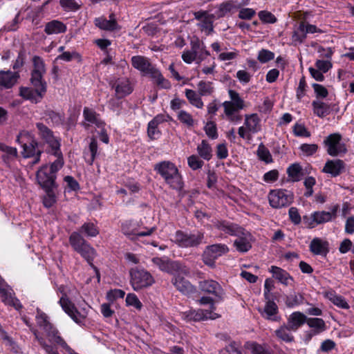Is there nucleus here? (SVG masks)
<instances>
[{
    "label": "nucleus",
    "instance_id": "nucleus-1",
    "mask_svg": "<svg viewBox=\"0 0 354 354\" xmlns=\"http://www.w3.org/2000/svg\"><path fill=\"white\" fill-rule=\"evenodd\" d=\"M46 73L45 65L39 57L33 58V69L31 74V83L35 89L23 87L20 89V95L26 100L32 102H38L46 91V84L43 81V75Z\"/></svg>",
    "mask_w": 354,
    "mask_h": 354
},
{
    "label": "nucleus",
    "instance_id": "nucleus-2",
    "mask_svg": "<svg viewBox=\"0 0 354 354\" xmlns=\"http://www.w3.org/2000/svg\"><path fill=\"white\" fill-rule=\"evenodd\" d=\"M154 169L172 189H181L183 188L182 176L177 167L173 162L166 160L162 161L155 165Z\"/></svg>",
    "mask_w": 354,
    "mask_h": 354
},
{
    "label": "nucleus",
    "instance_id": "nucleus-3",
    "mask_svg": "<svg viewBox=\"0 0 354 354\" xmlns=\"http://www.w3.org/2000/svg\"><path fill=\"white\" fill-rule=\"evenodd\" d=\"M228 94L230 100L225 101L222 104L225 117L228 121L236 124L242 120L239 111L245 108V102L239 93L234 90L230 89Z\"/></svg>",
    "mask_w": 354,
    "mask_h": 354
},
{
    "label": "nucleus",
    "instance_id": "nucleus-4",
    "mask_svg": "<svg viewBox=\"0 0 354 354\" xmlns=\"http://www.w3.org/2000/svg\"><path fill=\"white\" fill-rule=\"evenodd\" d=\"M16 141L23 147L22 155L24 158L34 157L35 155H41V150L38 147V143L32 139L31 134L26 131L19 133Z\"/></svg>",
    "mask_w": 354,
    "mask_h": 354
},
{
    "label": "nucleus",
    "instance_id": "nucleus-5",
    "mask_svg": "<svg viewBox=\"0 0 354 354\" xmlns=\"http://www.w3.org/2000/svg\"><path fill=\"white\" fill-rule=\"evenodd\" d=\"M155 227H142L139 222L136 221H127L122 224V233L131 240H136L138 237L149 236L155 230Z\"/></svg>",
    "mask_w": 354,
    "mask_h": 354
},
{
    "label": "nucleus",
    "instance_id": "nucleus-6",
    "mask_svg": "<svg viewBox=\"0 0 354 354\" xmlns=\"http://www.w3.org/2000/svg\"><path fill=\"white\" fill-rule=\"evenodd\" d=\"M204 234L201 232L187 233L182 231L176 232L173 241L182 248L196 247L203 243Z\"/></svg>",
    "mask_w": 354,
    "mask_h": 354
},
{
    "label": "nucleus",
    "instance_id": "nucleus-7",
    "mask_svg": "<svg viewBox=\"0 0 354 354\" xmlns=\"http://www.w3.org/2000/svg\"><path fill=\"white\" fill-rule=\"evenodd\" d=\"M58 292L62 294V297L59 300V304H60L63 310L76 323L80 324L83 322L84 319V316L80 315V313L77 310L74 304L68 299L67 297V288L64 286H60L58 288Z\"/></svg>",
    "mask_w": 354,
    "mask_h": 354
},
{
    "label": "nucleus",
    "instance_id": "nucleus-8",
    "mask_svg": "<svg viewBox=\"0 0 354 354\" xmlns=\"http://www.w3.org/2000/svg\"><path fill=\"white\" fill-rule=\"evenodd\" d=\"M130 282L134 290L151 286L154 279L151 274L143 269H131L130 270Z\"/></svg>",
    "mask_w": 354,
    "mask_h": 354
},
{
    "label": "nucleus",
    "instance_id": "nucleus-9",
    "mask_svg": "<svg viewBox=\"0 0 354 354\" xmlns=\"http://www.w3.org/2000/svg\"><path fill=\"white\" fill-rule=\"evenodd\" d=\"M293 199L292 194L286 189H275L270 192L268 201L270 206L275 209L289 205Z\"/></svg>",
    "mask_w": 354,
    "mask_h": 354
},
{
    "label": "nucleus",
    "instance_id": "nucleus-10",
    "mask_svg": "<svg viewBox=\"0 0 354 354\" xmlns=\"http://www.w3.org/2000/svg\"><path fill=\"white\" fill-rule=\"evenodd\" d=\"M37 325L42 329L50 342L56 343L57 337H60L58 330L50 322L48 317L37 309L35 317Z\"/></svg>",
    "mask_w": 354,
    "mask_h": 354
},
{
    "label": "nucleus",
    "instance_id": "nucleus-11",
    "mask_svg": "<svg viewBox=\"0 0 354 354\" xmlns=\"http://www.w3.org/2000/svg\"><path fill=\"white\" fill-rule=\"evenodd\" d=\"M323 31L316 26L310 24L305 20L299 23L298 27L292 35V41L295 44H301L306 39L308 34L322 33Z\"/></svg>",
    "mask_w": 354,
    "mask_h": 354
},
{
    "label": "nucleus",
    "instance_id": "nucleus-12",
    "mask_svg": "<svg viewBox=\"0 0 354 354\" xmlns=\"http://www.w3.org/2000/svg\"><path fill=\"white\" fill-rule=\"evenodd\" d=\"M198 286L201 292L213 295L216 301L224 299L225 292L216 281L210 279H204L199 282Z\"/></svg>",
    "mask_w": 354,
    "mask_h": 354
},
{
    "label": "nucleus",
    "instance_id": "nucleus-13",
    "mask_svg": "<svg viewBox=\"0 0 354 354\" xmlns=\"http://www.w3.org/2000/svg\"><path fill=\"white\" fill-rule=\"evenodd\" d=\"M324 143L327 148L328 153L331 156L345 153L347 151L345 144L342 142V136L339 133L330 134L325 138Z\"/></svg>",
    "mask_w": 354,
    "mask_h": 354
},
{
    "label": "nucleus",
    "instance_id": "nucleus-14",
    "mask_svg": "<svg viewBox=\"0 0 354 354\" xmlns=\"http://www.w3.org/2000/svg\"><path fill=\"white\" fill-rule=\"evenodd\" d=\"M151 262L153 266L158 268L161 271L171 274H176L183 272V267L179 263L171 261L166 257H153L151 259Z\"/></svg>",
    "mask_w": 354,
    "mask_h": 354
},
{
    "label": "nucleus",
    "instance_id": "nucleus-15",
    "mask_svg": "<svg viewBox=\"0 0 354 354\" xmlns=\"http://www.w3.org/2000/svg\"><path fill=\"white\" fill-rule=\"evenodd\" d=\"M227 251L228 248L224 244H214L208 246L206 248L203 256V262L206 265L213 267L215 260L227 252Z\"/></svg>",
    "mask_w": 354,
    "mask_h": 354
},
{
    "label": "nucleus",
    "instance_id": "nucleus-16",
    "mask_svg": "<svg viewBox=\"0 0 354 354\" xmlns=\"http://www.w3.org/2000/svg\"><path fill=\"white\" fill-rule=\"evenodd\" d=\"M194 17L198 21L197 26L205 32L207 35L211 34L214 30L213 22L215 17L207 11L200 10L194 13Z\"/></svg>",
    "mask_w": 354,
    "mask_h": 354
},
{
    "label": "nucleus",
    "instance_id": "nucleus-17",
    "mask_svg": "<svg viewBox=\"0 0 354 354\" xmlns=\"http://www.w3.org/2000/svg\"><path fill=\"white\" fill-rule=\"evenodd\" d=\"M37 180L43 188L57 187L55 183L56 174L49 171L47 165H43L37 172Z\"/></svg>",
    "mask_w": 354,
    "mask_h": 354
},
{
    "label": "nucleus",
    "instance_id": "nucleus-18",
    "mask_svg": "<svg viewBox=\"0 0 354 354\" xmlns=\"http://www.w3.org/2000/svg\"><path fill=\"white\" fill-rule=\"evenodd\" d=\"M219 316L217 313L208 310H189L183 313V317L187 322H200L207 319H215Z\"/></svg>",
    "mask_w": 354,
    "mask_h": 354
},
{
    "label": "nucleus",
    "instance_id": "nucleus-19",
    "mask_svg": "<svg viewBox=\"0 0 354 354\" xmlns=\"http://www.w3.org/2000/svg\"><path fill=\"white\" fill-rule=\"evenodd\" d=\"M0 297L2 301L8 306H13L16 309L21 308L19 299L14 297L13 290L10 287L4 283L3 279L0 277Z\"/></svg>",
    "mask_w": 354,
    "mask_h": 354
},
{
    "label": "nucleus",
    "instance_id": "nucleus-20",
    "mask_svg": "<svg viewBox=\"0 0 354 354\" xmlns=\"http://www.w3.org/2000/svg\"><path fill=\"white\" fill-rule=\"evenodd\" d=\"M36 127L41 138L48 145L50 151L60 148V140L53 135L49 128L40 122L37 123Z\"/></svg>",
    "mask_w": 354,
    "mask_h": 354
},
{
    "label": "nucleus",
    "instance_id": "nucleus-21",
    "mask_svg": "<svg viewBox=\"0 0 354 354\" xmlns=\"http://www.w3.org/2000/svg\"><path fill=\"white\" fill-rule=\"evenodd\" d=\"M83 117L84 121L82 122V126L87 130L91 127H94L95 129H97L98 127H102L104 124H105V122L102 120L100 114L88 107L84 108Z\"/></svg>",
    "mask_w": 354,
    "mask_h": 354
},
{
    "label": "nucleus",
    "instance_id": "nucleus-22",
    "mask_svg": "<svg viewBox=\"0 0 354 354\" xmlns=\"http://www.w3.org/2000/svg\"><path fill=\"white\" fill-rule=\"evenodd\" d=\"M112 88L115 90L117 98H122L133 91L129 80L126 77L118 78L110 83Z\"/></svg>",
    "mask_w": 354,
    "mask_h": 354
},
{
    "label": "nucleus",
    "instance_id": "nucleus-23",
    "mask_svg": "<svg viewBox=\"0 0 354 354\" xmlns=\"http://www.w3.org/2000/svg\"><path fill=\"white\" fill-rule=\"evenodd\" d=\"M235 236L237 238L234 242V245L237 251L246 252L252 248V235L249 232L241 227V232H237Z\"/></svg>",
    "mask_w": 354,
    "mask_h": 354
},
{
    "label": "nucleus",
    "instance_id": "nucleus-24",
    "mask_svg": "<svg viewBox=\"0 0 354 354\" xmlns=\"http://www.w3.org/2000/svg\"><path fill=\"white\" fill-rule=\"evenodd\" d=\"M180 273H187L184 267H183V272H180L176 274L171 280L173 285L176 289L184 295H190L194 293L195 288L190 283V282L186 280L184 277H180Z\"/></svg>",
    "mask_w": 354,
    "mask_h": 354
},
{
    "label": "nucleus",
    "instance_id": "nucleus-25",
    "mask_svg": "<svg viewBox=\"0 0 354 354\" xmlns=\"http://www.w3.org/2000/svg\"><path fill=\"white\" fill-rule=\"evenodd\" d=\"M131 64L135 68L145 75H149L152 73V71L156 68V67L150 63L148 58L140 55L133 56L131 57Z\"/></svg>",
    "mask_w": 354,
    "mask_h": 354
},
{
    "label": "nucleus",
    "instance_id": "nucleus-26",
    "mask_svg": "<svg viewBox=\"0 0 354 354\" xmlns=\"http://www.w3.org/2000/svg\"><path fill=\"white\" fill-rule=\"evenodd\" d=\"M94 24L97 27L103 30L113 31L120 29L113 13L109 15V19H106L104 17L95 18Z\"/></svg>",
    "mask_w": 354,
    "mask_h": 354
},
{
    "label": "nucleus",
    "instance_id": "nucleus-27",
    "mask_svg": "<svg viewBox=\"0 0 354 354\" xmlns=\"http://www.w3.org/2000/svg\"><path fill=\"white\" fill-rule=\"evenodd\" d=\"M337 207H335L331 212H315L310 216L312 222L318 225L327 223L336 217Z\"/></svg>",
    "mask_w": 354,
    "mask_h": 354
},
{
    "label": "nucleus",
    "instance_id": "nucleus-28",
    "mask_svg": "<svg viewBox=\"0 0 354 354\" xmlns=\"http://www.w3.org/2000/svg\"><path fill=\"white\" fill-rule=\"evenodd\" d=\"M310 250L315 255L326 256L328 250V243L319 238H314L309 245Z\"/></svg>",
    "mask_w": 354,
    "mask_h": 354
},
{
    "label": "nucleus",
    "instance_id": "nucleus-29",
    "mask_svg": "<svg viewBox=\"0 0 354 354\" xmlns=\"http://www.w3.org/2000/svg\"><path fill=\"white\" fill-rule=\"evenodd\" d=\"M191 46L196 58L197 63L201 62L210 55L209 52L207 50L205 44L201 41L198 39L192 41Z\"/></svg>",
    "mask_w": 354,
    "mask_h": 354
},
{
    "label": "nucleus",
    "instance_id": "nucleus-30",
    "mask_svg": "<svg viewBox=\"0 0 354 354\" xmlns=\"http://www.w3.org/2000/svg\"><path fill=\"white\" fill-rule=\"evenodd\" d=\"M270 271L277 280L285 286H292L294 283V279L290 274L281 268L272 266Z\"/></svg>",
    "mask_w": 354,
    "mask_h": 354
},
{
    "label": "nucleus",
    "instance_id": "nucleus-31",
    "mask_svg": "<svg viewBox=\"0 0 354 354\" xmlns=\"http://www.w3.org/2000/svg\"><path fill=\"white\" fill-rule=\"evenodd\" d=\"M214 227L225 234L232 236H234L237 232H241V227L226 221H216L214 223Z\"/></svg>",
    "mask_w": 354,
    "mask_h": 354
},
{
    "label": "nucleus",
    "instance_id": "nucleus-32",
    "mask_svg": "<svg viewBox=\"0 0 354 354\" xmlns=\"http://www.w3.org/2000/svg\"><path fill=\"white\" fill-rule=\"evenodd\" d=\"M260 313H261V315L267 319L272 321L279 320V317L277 316L278 306L273 301L268 300L266 303L263 310H260Z\"/></svg>",
    "mask_w": 354,
    "mask_h": 354
},
{
    "label": "nucleus",
    "instance_id": "nucleus-33",
    "mask_svg": "<svg viewBox=\"0 0 354 354\" xmlns=\"http://www.w3.org/2000/svg\"><path fill=\"white\" fill-rule=\"evenodd\" d=\"M18 77L19 75L16 72L1 71L0 86L6 88H10L17 82Z\"/></svg>",
    "mask_w": 354,
    "mask_h": 354
},
{
    "label": "nucleus",
    "instance_id": "nucleus-34",
    "mask_svg": "<svg viewBox=\"0 0 354 354\" xmlns=\"http://www.w3.org/2000/svg\"><path fill=\"white\" fill-rule=\"evenodd\" d=\"M343 167L344 162L340 160H328L326 162L322 171L332 176H337L340 174Z\"/></svg>",
    "mask_w": 354,
    "mask_h": 354
},
{
    "label": "nucleus",
    "instance_id": "nucleus-35",
    "mask_svg": "<svg viewBox=\"0 0 354 354\" xmlns=\"http://www.w3.org/2000/svg\"><path fill=\"white\" fill-rule=\"evenodd\" d=\"M306 316L303 313L300 312H294L290 315L287 325L292 331H296L304 323H306Z\"/></svg>",
    "mask_w": 354,
    "mask_h": 354
},
{
    "label": "nucleus",
    "instance_id": "nucleus-36",
    "mask_svg": "<svg viewBox=\"0 0 354 354\" xmlns=\"http://www.w3.org/2000/svg\"><path fill=\"white\" fill-rule=\"evenodd\" d=\"M260 119L257 113L246 114L244 125L252 133H257L261 130Z\"/></svg>",
    "mask_w": 354,
    "mask_h": 354
},
{
    "label": "nucleus",
    "instance_id": "nucleus-37",
    "mask_svg": "<svg viewBox=\"0 0 354 354\" xmlns=\"http://www.w3.org/2000/svg\"><path fill=\"white\" fill-rule=\"evenodd\" d=\"M57 187L43 188L45 194L42 197V203L45 207L50 208L57 203Z\"/></svg>",
    "mask_w": 354,
    "mask_h": 354
},
{
    "label": "nucleus",
    "instance_id": "nucleus-38",
    "mask_svg": "<svg viewBox=\"0 0 354 354\" xmlns=\"http://www.w3.org/2000/svg\"><path fill=\"white\" fill-rule=\"evenodd\" d=\"M162 122V116L157 115L149 122L147 127V133L148 136L151 139L153 140L160 137V131L158 130V127Z\"/></svg>",
    "mask_w": 354,
    "mask_h": 354
},
{
    "label": "nucleus",
    "instance_id": "nucleus-39",
    "mask_svg": "<svg viewBox=\"0 0 354 354\" xmlns=\"http://www.w3.org/2000/svg\"><path fill=\"white\" fill-rule=\"evenodd\" d=\"M44 31L47 35L63 33L66 31V26L62 21L53 20L46 24Z\"/></svg>",
    "mask_w": 354,
    "mask_h": 354
},
{
    "label": "nucleus",
    "instance_id": "nucleus-40",
    "mask_svg": "<svg viewBox=\"0 0 354 354\" xmlns=\"http://www.w3.org/2000/svg\"><path fill=\"white\" fill-rule=\"evenodd\" d=\"M80 255L86 260V261L92 266L95 270L96 268L93 265V261L95 257V250L88 243H86L83 246L79 248L77 251Z\"/></svg>",
    "mask_w": 354,
    "mask_h": 354
},
{
    "label": "nucleus",
    "instance_id": "nucleus-41",
    "mask_svg": "<svg viewBox=\"0 0 354 354\" xmlns=\"http://www.w3.org/2000/svg\"><path fill=\"white\" fill-rule=\"evenodd\" d=\"M306 324L310 328L313 329L312 335L319 334L326 329L325 322L321 318L307 317Z\"/></svg>",
    "mask_w": 354,
    "mask_h": 354
},
{
    "label": "nucleus",
    "instance_id": "nucleus-42",
    "mask_svg": "<svg viewBox=\"0 0 354 354\" xmlns=\"http://www.w3.org/2000/svg\"><path fill=\"white\" fill-rule=\"evenodd\" d=\"M185 95L189 102L197 109H202L204 106L203 102L201 99V95L199 93L192 89L186 88L185 90Z\"/></svg>",
    "mask_w": 354,
    "mask_h": 354
},
{
    "label": "nucleus",
    "instance_id": "nucleus-43",
    "mask_svg": "<svg viewBox=\"0 0 354 354\" xmlns=\"http://www.w3.org/2000/svg\"><path fill=\"white\" fill-rule=\"evenodd\" d=\"M49 152L56 158V160L51 163L50 167H48L49 171H50L53 174H56V173L62 169L64 165L62 153L60 148L51 150Z\"/></svg>",
    "mask_w": 354,
    "mask_h": 354
},
{
    "label": "nucleus",
    "instance_id": "nucleus-44",
    "mask_svg": "<svg viewBox=\"0 0 354 354\" xmlns=\"http://www.w3.org/2000/svg\"><path fill=\"white\" fill-rule=\"evenodd\" d=\"M314 113L319 118H323L330 112L329 105L320 100H315L312 103Z\"/></svg>",
    "mask_w": 354,
    "mask_h": 354
},
{
    "label": "nucleus",
    "instance_id": "nucleus-45",
    "mask_svg": "<svg viewBox=\"0 0 354 354\" xmlns=\"http://www.w3.org/2000/svg\"><path fill=\"white\" fill-rule=\"evenodd\" d=\"M152 79L154 80L156 84L160 88L169 89L171 88V84L165 79L159 70L156 68L152 71V73L149 75Z\"/></svg>",
    "mask_w": 354,
    "mask_h": 354
},
{
    "label": "nucleus",
    "instance_id": "nucleus-46",
    "mask_svg": "<svg viewBox=\"0 0 354 354\" xmlns=\"http://www.w3.org/2000/svg\"><path fill=\"white\" fill-rule=\"evenodd\" d=\"M0 151L3 152L2 159L6 164L17 156V150L15 147H8L0 142Z\"/></svg>",
    "mask_w": 354,
    "mask_h": 354
},
{
    "label": "nucleus",
    "instance_id": "nucleus-47",
    "mask_svg": "<svg viewBox=\"0 0 354 354\" xmlns=\"http://www.w3.org/2000/svg\"><path fill=\"white\" fill-rule=\"evenodd\" d=\"M197 152L201 158L204 160H209L212 156V149L207 140H202L197 147Z\"/></svg>",
    "mask_w": 354,
    "mask_h": 354
},
{
    "label": "nucleus",
    "instance_id": "nucleus-48",
    "mask_svg": "<svg viewBox=\"0 0 354 354\" xmlns=\"http://www.w3.org/2000/svg\"><path fill=\"white\" fill-rule=\"evenodd\" d=\"M31 330L33 333L35 339L37 340L39 344L45 351L46 354H59L54 346L49 345L46 343L44 338L41 335H40L39 333L37 330L32 328L31 329Z\"/></svg>",
    "mask_w": 354,
    "mask_h": 354
},
{
    "label": "nucleus",
    "instance_id": "nucleus-49",
    "mask_svg": "<svg viewBox=\"0 0 354 354\" xmlns=\"http://www.w3.org/2000/svg\"><path fill=\"white\" fill-rule=\"evenodd\" d=\"M197 89L201 96L211 95L214 91L212 82L203 80L198 83Z\"/></svg>",
    "mask_w": 354,
    "mask_h": 354
},
{
    "label": "nucleus",
    "instance_id": "nucleus-50",
    "mask_svg": "<svg viewBox=\"0 0 354 354\" xmlns=\"http://www.w3.org/2000/svg\"><path fill=\"white\" fill-rule=\"evenodd\" d=\"M45 117L46 120L48 124L51 123L53 125L55 126L61 125L64 122L63 115L59 113L55 112L53 111H46Z\"/></svg>",
    "mask_w": 354,
    "mask_h": 354
},
{
    "label": "nucleus",
    "instance_id": "nucleus-51",
    "mask_svg": "<svg viewBox=\"0 0 354 354\" xmlns=\"http://www.w3.org/2000/svg\"><path fill=\"white\" fill-rule=\"evenodd\" d=\"M291 330L292 329H290L288 325H284L276 330L275 334L280 339L284 342H290L294 339L293 336L290 333Z\"/></svg>",
    "mask_w": 354,
    "mask_h": 354
},
{
    "label": "nucleus",
    "instance_id": "nucleus-52",
    "mask_svg": "<svg viewBox=\"0 0 354 354\" xmlns=\"http://www.w3.org/2000/svg\"><path fill=\"white\" fill-rule=\"evenodd\" d=\"M177 118L188 128L192 127L194 125V120L192 115L185 110H179L177 112Z\"/></svg>",
    "mask_w": 354,
    "mask_h": 354
},
{
    "label": "nucleus",
    "instance_id": "nucleus-53",
    "mask_svg": "<svg viewBox=\"0 0 354 354\" xmlns=\"http://www.w3.org/2000/svg\"><path fill=\"white\" fill-rule=\"evenodd\" d=\"M97 142L96 138H92L91 139V142L88 146V151L90 152V155L86 154L85 158L86 161L89 164L92 165L97 154Z\"/></svg>",
    "mask_w": 354,
    "mask_h": 354
},
{
    "label": "nucleus",
    "instance_id": "nucleus-54",
    "mask_svg": "<svg viewBox=\"0 0 354 354\" xmlns=\"http://www.w3.org/2000/svg\"><path fill=\"white\" fill-rule=\"evenodd\" d=\"M69 242L75 251L87 243L78 232H73L71 234Z\"/></svg>",
    "mask_w": 354,
    "mask_h": 354
},
{
    "label": "nucleus",
    "instance_id": "nucleus-55",
    "mask_svg": "<svg viewBox=\"0 0 354 354\" xmlns=\"http://www.w3.org/2000/svg\"><path fill=\"white\" fill-rule=\"evenodd\" d=\"M257 153L261 160L264 161L266 163H270L272 162V158L270 151L263 143H261L259 145Z\"/></svg>",
    "mask_w": 354,
    "mask_h": 354
},
{
    "label": "nucleus",
    "instance_id": "nucleus-56",
    "mask_svg": "<svg viewBox=\"0 0 354 354\" xmlns=\"http://www.w3.org/2000/svg\"><path fill=\"white\" fill-rule=\"evenodd\" d=\"M234 8V6L231 2H225L220 4L213 15L215 18H221L230 12Z\"/></svg>",
    "mask_w": 354,
    "mask_h": 354
},
{
    "label": "nucleus",
    "instance_id": "nucleus-57",
    "mask_svg": "<svg viewBox=\"0 0 354 354\" xmlns=\"http://www.w3.org/2000/svg\"><path fill=\"white\" fill-rule=\"evenodd\" d=\"M80 232L88 236H96L99 231L96 226L92 223H86L81 227Z\"/></svg>",
    "mask_w": 354,
    "mask_h": 354
},
{
    "label": "nucleus",
    "instance_id": "nucleus-58",
    "mask_svg": "<svg viewBox=\"0 0 354 354\" xmlns=\"http://www.w3.org/2000/svg\"><path fill=\"white\" fill-rule=\"evenodd\" d=\"M293 133L297 137L308 138L310 136V131L301 123H296L293 126Z\"/></svg>",
    "mask_w": 354,
    "mask_h": 354
},
{
    "label": "nucleus",
    "instance_id": "nucleus-59",
    "mask_svg": "<svg viewBox=\"0 0 354 354\" xmlns=\"http://www.w3.org/2000/svg\"><path fill=\"white\" fill-rule=\"evenodd\" d=\"M204 131L209 138L216 139L218 138L216 125L214 122H207L204 127Z\"/></svg>",
    "mask_w": 354,
    "mask_h": 354
},
{
    "label": "nucleus",
    "instance_id": "nucleus-60",
    "mask_svg": "<svg viewBox=\"0 0 354 354\" xmlns=\"http://www.w3.org/2000/svg\"><path fill=\"white\" fill-rule=\"evenodd\" d=\"M301 171V168L298 164H293L288 168L287 173L293 181H298Z\"/></svg>",
    "mask_w": 354,
    "mask_h": 354
},
{
    "label": "nucleus",
    "instance_id": "nucleus-61",
    "mask_svg": "<svg viewBox=\"0 0 354 354\" xmlns=\"http://www.w3.org/2000/svg\"><path fill=\"white\" fill-rule=\"evenodd\" d=\"M303 297L295 292L290 294L286 298V304L288 307H294L302 303Z\"/></svg>",
    "mask_w": 354,
    "mask_h": 354
},
{
    "label": "nucleus",
    "instance_id": "nucleus-62",
    "mask_svg": "<svg viewBox=\"0 0 354 354\" xmlns=\"http://www.w3.org/2000/svg\"><path fill=\"white\" fill-rule=\"evenodd\" d=\"M187 163L189 167L193 170L201 169L204 164L203 161L196 155H192L188 157Z\"/></svg>",
    "mask_w": 354,
    "mask_h": 354
},
{
    "label": "nucleus",
    "instance_id": "nucleus-63",
    "mask_svg": "<svg viewBox=\"0 0 354 354\" xmlns=\"http://www.w3.org/2000/svg\"><path fill=\"white\" fill-rule=\"evenodd\" d=\"M125 301L127 306H133L138 310H140L142 308V303L138 297L133 293L128 294L126 297Z\"/></svg>",
    "mask_w": 354,
    "mask_h": 354
},
{
    "label": "nucleus",
    "instance_id": "nucleus-64",
    "mask_svg": "<svg viewBox=\"0 0 354 354\" xmlns=\"http://www.w3.org/2000/svg\"><path fill=\"white\" fill-rule=\"evenodd\" d=\"M252 354H272V351L265 346L252 344L251 346Z\"/></svg>",
    "mask_w": 354,
    "mask_h": 354
}]
</instances>
